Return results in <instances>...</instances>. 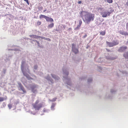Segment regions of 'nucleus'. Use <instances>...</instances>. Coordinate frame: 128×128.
Returning a JSON list of instances; mask_svg holds the SVG:
<instances>
[{
  "mask_svg": "<svg viewBox=\"0 0 128 128\" xmlns=\"http://www.w3.org/2000/svg\"><path fill=\"white\" fill-rule=\"evenodd\" d=\"M81 26L80 25H78L77 27L74 29V30H76L79 29L80 28Z\"/></svg>",
  "mask_w": 128,
  "mask_h": 128,
  "instance_id": "19",
  "label": "nucleus"
},
{
  "mask_svg": "<svg viewBox=\"0 0 128 128\" xmlns=\"http://www.w3.org/2000/svg\"><path fill=\"white\" fill-rule=\"evenodd\" d=\"M24 62H22L21 65V69L22 72L24 75L26 76L28 78L29 75L27 74H26L24 71Z\"/></svg>",
  "mask_w": 128,
  "mask_h": 128,
  "instance_id": "3",
  "label": "nucleus"
},
{
  "mask_svg": "<svg viewBox=\"0 0 128 128\" xmlns=\"http://www.w3.org/2000/svg\"><path fill=\"white\" fill-rule=\"evenodd\" d=\"M80 15L84 21L88 24L93 21L94 18V14L86 11H82L81 12Z\"/></svg>",
  "mask_w": 128,
  "mask_h": 128,
  "instance_id": "1",
  "label": "nucleus"
},
{
  "mask_svg": "<svg viewBox=\"0 0 128 128\" xmlns=\"http://www.w3.org/2000/svg\"><path fill=\"white\" fill-rule=\"evenodd\" d=\"M81 1H79L78 2V3L79 4H81Z\"/></svg>",
  "mask_w": 128,
  "mask_h": 128,
  "instance_id": "38",
  "label": "nucleus"
},
{
  "mask_svg": "<svg viewBox=\"0 0 128 128\" xmlns=\"http://www.w3.org/2000/svg\"><path fill=\"white\" fill-rule=\"evenodd\" d=\"M74 45V44H72V46L73 47L72 48V51L74 52L75 54H76L78 53V49L76 48L75 47L73 46Z\"/></svg>",
  "mask_w": 128,
  "mask_h": 128,
  "instance_id": "6",
  "label": "nucleus"
},
{
  "mask_svg": "<svg viewBox=\"0 0 128 128\" xmlns=\"http://www.w3.org/2000/svg\"><path fill=\"white\" fill-rule=\"evenodd\" d=\"M106 50L108 52H110V50H108V49H107V48H106Z\"/></svg>",
  "mask_w": 128,
  "mask_h": 128,
  "instance_id": "33",
  "label": "nucleus"
},
{
  "mask_svg": "<svg viewBox=\"0 0 128 128\" xmlns=\"http://www.w3.org/2000/svg\"><path fill=\"white\" fill-rule=\"evenodd\" d=\"M26 2V3L28 4V5L29 4L28 0H25Z\"/></svg>",
  "mask_w": 128,
  "mask_h": 128,
  "instance_id": "36",
  "label": "nucleus"
},
{
  "mask_svg": "<svg viewBox=\"0 0 128 128\" xmlns=\"http://www.w3.org/2000/svg\"><path fill=\"white\" fill-rule=\"evenodd\" d=\"M46 10H46H44L43 12H45Z\"/></svg>",
  "mask_w": 128,
  "mask_h": 128,
  "instance_id": "41",
  "label": "nucleus"
},
{
  "mask_svg": "<svg viewBox=\"0 0 128 128\" xmlns=\"http://www.w3.org/2000/svg\"><path fill=\"white\" fill-rule=\"evenodd\" d=\"M111 92H113L112 91V90H111Z\"/></svg>",
  "mask_w": 128,
  "mask_h": 128,
  "instance_id": "46",
  "label": "nucleus"
},
{
  "mask_svg": "<svg viewBox=\"0 0 128 128\" xmlns=\"http://www.w3.org/2000/svg\"><path fill=\"white\" fill-rule=\"evenodd\" d=\"M106 34L105 31H102L100 32V34L102 36H104Z\"/></svg>",
  "mask_w": 128,
  "mask_h": 128,
  "instance_id": "16",
  "label": "nucleus"
},
{
  "mask_svg": "<svg viewBox=\"0 0 128 128\" xmlns=\"http://www.w3.org/2000/svg\"><path fill=\"white\" fill-rule=\"evenodd\" d=\"M21 90H22L24 93H26V91L24 87L22 88Z\"/></svg>",
  "mask_w": 128,
  "mask_h": 128,
  "instance_id": "21",
  "label": "nucleus"
},
{
  "mask_svg": "<svg viewBox=\"0 0 128 128\" xmlns=\"http://www.w3.org/2000/svg\"><path fill=\"white\" fill-rule=\"evenodd\" d=\"M40 100H36L34 104H32V106L36 110H39L42 107V103L38 104Z\"/></svg>",
  "mask_w": 128,
  "mask_h": 128,
  "instance_id": "2",
  "label": "nucleus"
},
{
  "mask_svg": "<svg viewBox=\"0 0 128 128\" xmlns=\"http://www.w3.org/2000/svg\"><path fill=\"white\" fill-rule=\"evenodd\" d=\"M30 37L32 38H38V36L35 35H30Z\"/></svg>",
  "mask_w": 128,
  "mask_h": 128,
  "instance_id": "12",
  "label": "nucleus"
},
{
  "mask_svg": "<svg viewBox=\"0 0 128 128\" xmlns=\"http://www.w3.org/2000/svg\"><path fill=\"white\" fill-rule=\"evenodd\" d=\"M38 38H41L42 39H45V38L44 37H42V36H38Z\"/></svg>",
  "mask_w": 128,
  "mask_h": 128,
  "instance_id": "24",
  "label": "nucleus"
},
{
  "mask_svg": "<svg viewBox=\"0 0 128 128\" xmlns=\"http://www.w3.org/2000/svg\"><path fill=\"white\" fill-rule=\"evenodd\" d=\"M82 23V22L81 19H80L79 20V24L81 26Z\"/></svg>",
  "mask_w": 128,
  "mask_h": 128,
  "instance_id": "22",
  "label": "nucleus"
},
{
  "mask_svg": "<svg viewBox=\"0 0 128 128\" xmlns=\"http://www.w3.org/2000/svg\"><path fill=\"white\" fill-rule=\"evenodd\" d=\"M68 73H67V74H67V75H68Z\"/></svg>",
  "mask_w": 128,
  "mask_h": 128,
  "instance_id": "43",
  "label": "nucleus"
},
{
  "mask_svg": "<svg viewBox=\"0 0 128 128\" xmlns=\"http://www.w3.org/2000/svg\"><path fill=\"white\" fill-rule=\"evenodd\" d=\"M106 43L107 44L108 46L109 47H112L113 46L112 42H106Z\"/></svg>",
  "mask_w": 128,
  "mask_h": 128,
  "instance_id": "11",
  "label": "nucleus"
},
{
  "mask_svg": "<svg viewBox=\"0 0 128 128\" xmlns=\"http://www.w3.org/2000/svg\"><path fill=\"white\" fill-rule=\"evenodd\" d=\"M107 2L109 3H111L112 2V0H107Z\"/></svg>",
  "mask_w": 128,
  "mask_h": 128,
  "instance_id": "30",
  "label": "nucleus"
},
{
  "mask_svg": "<svg viewBox=\"0 0 128 128\" xmlns=\"http://www.w3.org/2000/svg\"><path fill=\"white\" fill-rule=\"evenodd\" d=\"M71 28H68V30H71Z\"/></svg>",
  "mask_w": 128,
  "mask_h": 128,
  "instance_id": "44",
  "label": "nucleus"
},
{
  "mask_svg": "<svg viewBox=\"0 0 128 128\" xmlns=\"http://www.w3.org/2000/svg\"><path fill=\"white\" fill-rule=\"evenodd\" d=\"M41 22L40 21H38L37 22V24L38 26H39L41 24Z\"/></svg>",
  "mask_w": 128,
  "mask_h": 128,
  "instance_id": "20",
  "label": "nucleus"
},
{
  "mask_svg": "<svg viewBox=\"0 0 128 128\" xmlns=\"http://www.w3.org/2000/svg\"><path fill=\"white\" fill-rule=\"evenodd\" d=\"M46 16L45 15L41 14L40 15L39 18L40 19L42 18H46Z\"/></svg>",
  "mask_w": 128,
  "mask_h": 128,
  "instance_id": "17",
  "label": "nucleus"
},
{
  "mask_svg": "<svg viewBox=\"0 0 128 128\" xmlns=\"http://www.w3.org/2000/svg\"><path fill=\"white\" fill-rule=\"evenodd\" d=\"M52 77L53 78H56V76L55 75H54V74H52Z\"/></svg>",
  "mask_w": 128,
  "mask_h": 128,
  "instance_id": "27",
  "label": "nucleus"
},
{
  "mask_svg": "<svg viewBox=\"0 0 128 128\" xmlns=\"http://www.w3.org/2000/svg\"><path fill=\"white\" fill-rule=\"evenodd\" d=\"M119 33L122 35H124V36H128V33H127L126 32H124V31H119Z\"/></svg>",
  "mask_w": 128,
  "mask_h": 128,
  "instance_id": "8",
  "label": "nucleus"
},
{
  "mask_svg": "<svg viewBox=\"0 0 128 128\" xmlns=\"http://www.w3.org/2000/svg\"><path fill=\"white\" fill-rule=\"evenodd\" d=\"M54 26V24L53 23H52L50 24L48 26V28H51L52 27Z\"/></svg>",
  "mask_w": 128,
  "mask_h": 128,
  "instance_id": "13",
  "label": "nucleus"
},
{
  "mask_svg": "<svg viewBox=\"0 0 128 128\" xmlns=\"http://www.w3.org/2000/svg\"><path fill=\"white\" fill-rule=\"evenodd\" d=\"M54 105L53 104L52 105V106H51V107L52 108H54Z\"/></svg>",
  "mask_w": 128,
  "mask_h": 128,
  "instance_id": "35",
  "label": "nucleus"
},
{
  "mask_svg": "<svg viewBox=\"0 0 128 128\" xmlns=\"http://www.w3.org/2000/svg\"><path fill=\"white\" fill-rule=\"evenodd\" d=\"M46 21L48 22L49 21L51 22H53L54 21L53 20L50 18H49L48 17L46 16V18H45Z\"/></svg>",
  "mask_w": 128,
  "mask_h": 128,
  "instance_id": "7",
  "label": "nucleus"
},
{
  "mask_svg": "<svg viewBox=\"0 0 128 128\" xmlns=\"http://www.w3.org/2000/svg\"><path fill=\"white\" fill-rule=\"evenodd\" d=\"M36 42L38 44H38H39V42L37 41H36Z\"/></svg>",
  "mask_w": 128,
  "mask_h": 128,
  "instance_id": "39",
  "label": "nucleus"
},
{
  "mask_svg": "<svg viewBox=\"0 0 128 128\" xmlns=\"http://www.w3.org/2000/svg\"><path fill=\"white\" fill-rule=\"evenodd\" d=\"M43 111L44 112H47V110L45 108H44L43 110Z\"/></svg>",
  "mask_w": 128,
  "mask_h": 128,
  "instance_id": "25",
  "label": "nucleus"
},
{
  "mask_svg": "<svg viewBox=\"0 0 128 128\" xmlns=\"http://www.w3.org/2000/svg\"><path fill=\"white\" fill-rule=\"evenodd\" d=\"M126 44H128V40L127 42H126Z\"/></svg>",
  "mask_w": 128,
  "mask_h": 128,
  "instance_id": "40",
  "label": "nucleus"
},
{
  "mask_svg": "<svg viewBox=\"0 0 128 128\" xmlns=\"http://www.w3.org/2000/svg\"><path fill=\"white\" fill-rule=\"evenodd\" d=\"M8 106L9 109H10L12 107V105L11 104H9L8 105Z\"/></svg>",
  "mask_w": 128,
  "mask_h": 128,
  "instance_id": "23",
  "label": "nucleus"
},
{
  "mask_svg": "<svg viewBox=\"0 0 128 128\" xmlns=\"http://www.w3.org/2000/svg\"><path fill=\"white\" fill-rule=\"evenodd\" d=\"M107 12H104L102 13L101 14H102V16L103 17H106L107 16Z\"/></svg>",
  "mask_w": 128,
  "mask_h": 128,
  "instance_id": "9",
  "label": "nucleus"
},
{
  "mask_svg": "<svg viewBox=\"0 0 128 128\" xmlns=\"http://www.w3.org/2000/svg\"><path fill=\"white\" fill-rule=\"evenodd\" d=\"M126 29L128 30V22L126 24Z\"/></svg>",
  "mask_w": 128,
  "mask_h": 128,
  "instance_id": "28",
  "label": "nucleus"
},
{
  "mask_svg": "<svg viewBox=\"0 0 128 128\" xmlns=\"http://www.w3.org/2000/svg\"><path fill=\"white\" fill-rule=\"evenodd\" d=\"M112 43V45H113V46L117 45L118 44H119L118 42H116L115 41L113 42Z\"/></svg>",
  "mask_w": 128,
  "mask_h": 128,
  "instance_id": "15",
  "label": "nucleus"
},
{
  "mask_svg": "<svg viewBox=\"0 0 128 128\" xmlns=\"http://www.w3.org/2000/svg\"><path fill=\"white\" fill-rule=\"evenodd\" d=\"M44 39L46 40H48V41H50V39L49 38H45V39Z\"/></svg>",
  "mask_w": 128,
  "mask_h": 128,
  "instance_id": "29",
  "label": "nucleus"
},
{
  "mask_svg": "<svg viewBox=\"0 0 128 128\" xmlns=\"http://www.w3.org/2000/svg\"><path fill=\"white\" fill-rule=\"evenodd\" d=\"M6 99V98L5 99L2 97H0V102L3 101L4 100Z\"/></svg>",
  "mask_w": 128,
  "mask_h": 128,
  "instance_id": "18",
  "label": "nucleus"
},
{
  "mask_svg": "<svg viewBox=\"0 0 128 128\" xmlns=\"http://www.w3.org/2000/svg\"><path fill=\"white\" fill-rule=\"evenodd\" d=\"M114 11V10H112V12H113ZM111 13V12H108V15L109 16L110 15V14Z\"/></svg>",
  "mask_w": 128,
  "mask_h": 128,
  "instance_id": "31",
  "label": "nucleus"
},
{
  "mask_svg": "<svg viewBox=\"0 0 128 128\" xmlns=\"http://www.w3.org/2000/svg\"><path fill=\"white\" fill-rule=\"evenodd\" d=\"M37 85L35 84L32 85L30 86V88L31 89L32 91L34 93H35L36 91V90L35 89Z\"/></svg>",
  "mask_w": 128,
  "mask_h": 128,
  "instance_id": "4",
  "label": "nucleus"
},
{
  "mask_svg": "<svg viewBox=\"0 0 128 128\" xmlns=\"http://www.w3.org/2000/svg\"><path fill=\"white\" fill-rule=\"evenodd\" d=\"M126 4H127V6H128V2Z\"/></svg>",
  "mask_w": 128,
  "mask_h": 128,
  "instance_id": "42",
  "label": "nucleus"
},
{
  "mask_svg": "<svg viewBox=\"0 0 128 128\" xmlns=\"http://www.w3.org/2000/svg\"><path fill=\"white\" fill-rule=\"evenodd\" d=\"M87 36V35L86 34L84 36H83V38H85Z\"/></svg>",
  "mask_w": 128,
  "mask_h": 128,
  "instance_id": "34",
  "label": "nucleus"
},
{
  "mask_svg": "<svg viewBox=\"0 0 128 128\" xmlns=\"http://www.w3.org/2000/svg\"><path fill=\"white\" fill-rule=\"evenodd\" d=\"M123 55L125 58L128 59V52H126L123 54Z\"/></svg>",
  "mask_w": 128,
  "mask_h": 128,
  "instance_id": "10",
  "label": "nucleus"
},
{
  "mask_svg": "<svg viewBox=\"0 0 128 128\" xmlns=\"http://www.w3.org/2000/svg\"><path fill=\"white\" fill-rule=\"evenodd\" d=\"M92 78H91L88 79V82H90L92 81Z\"/></svg>",
  "mask_w": 128,
  "mask_h": 128,
  "instance_id": "26",
  "label": "nucleus"
},
{
  "mask_svg": "<svg viewBox=\"0 0 128 128\" xmlns=\"http://www.w3.org/2000/svg\"><path fill=\"white\" fill-rule=\"evenodd\" d=\"M38 46H40V44H38Z\"/></svg>",
  "mask_w": 128,
  "mask_h": 128,
  "instance_id": "45",
  "label": "nucleus"
},
{
  "mask_svg": "<svg viewBox=\"0 0 128 128\" xmlns=\"http://www.w3.org/2000/svg\"><path fill=\"white\" fill-rule=\"evenodd\" d=\"M18 84L21 90L22 88L24 87L20 82H19L18 83Z\"/></svg>",
  "mask_w": 128,
  "mask_h": 128,
  "instance_id": "14",
  "label": "nucleus"
},
{
  "mask_svg": "<svg viewBox=\"0 0 128 128\" xmlns=\"http://www.w3.org/2000/svg\"><path fill=\"white\" fill-rule=\"evenodd\" d=\"M127 47L126 46H122L118 50V51L120 52H122L126 50L127 49Z\"/></svg>",
  "mask_w": 128,
  "mask_h": 128,
  "instance_id": "5",
  "label": "nucleus"
},
{
  "mask_svg": "<svg viewBox=\"0 0 128 128\" xmlns=\"http://www.w3.org/2000/svg\"><path fill=\"white\" fill-rule=\"evenodd\" d=\"M38 68V66L37 65H35L34 66V68L35 69H36Z\"/></svg>",
  "mask_w": 128,
  "mask_h": 128,
  "instance_id": "32",
  "label": "nucleus"
},
{
  "mask_svg": "<svg viewBox=\"0 0 128 128\" xmlns=\"http://www.w3.org/2000/svg\"><path fill=\"white\" fill-rule=\"evenodd\" d=\"M50 77L49 78H48V77H46V79H47V80H50Z\"/></svg>",
  "mask_w": 128,
  "mask_h": 128,
  "instance_id": "37",
  "label": "nucleus"
}]
</instances>
